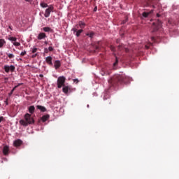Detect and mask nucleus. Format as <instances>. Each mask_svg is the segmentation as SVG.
Segmentation results:
<instances>
[{"label": "nucleus", "mask_w": 179, "mask_h": 179, "mask_svg": "<svg viewBox=\"0 0 179 179\" xmlns=\"http://www.w3.org/2000/svg\"><path fill=\"white\" fill-rule=\"evenodd\" d=\"M131 80V78L127 76L125 74H117L113 76L109 80L108 83L112 85V86H118L121 83H128Z\"/></svg>", "instance_id": "f257e3e1"}, {"label": "nucleus", "mask_w": 179, "mask_h": 179, "mask_svg": "<svg viewBox=\"0 0 179 179\" xmlns=\"http://www.w3.org/2000/svg\"><path fill=\"white\" fill-rule=\"evenodd\" d=\"M24 120H21L20 121V125H22L23 127H27V125L34 124V119L31 117V115L26 113L24 116Z\"/></svg>", "instance_id": "f03ea898"}, {"label": "nucleus", "mask_w": 179, "mask_h": 179, "mask_svg": "<svg viewBox=\"0 0 179 179\" xmlns=\"http://www.w3.org/2000/svg\"><path fill=\"white\" fill-rule=\"evenodd\" d=\"M66 78L64 76H60L57 78V87L58 89H61V87L65 86V81Z\"/></svg>", "instance_id": "7ed1b4c3"}, {"label": "nucleus", "mask_w": 179, "mask_h": 179, "mask_svg": "<svg viewBox=\"0 0 179 179\" xmlns=\"http://www.w3.org/2000/svg\"><path fill=\"white\" fill-rule=\"evenodd\" d=\"M78 29H79V25H76L72 29L71 31H73V34L76 36V37H79L80 36V34H82V33H83V29H79L78 30Z\"/></svg>", "instance_id": "20e7f679"}, {"label": "nucleus", "mask_w": 179, "mask_h": 179, "mask_svg": "<svg viewBox=\"0 0 179 179\" xmlns=\"http://www.w3.org/2000/svg\"><path fill=\"white\" fill-rule=\"evenodd\" d=\"M54 10V6L52 5H50L48 6V8H47L45 11L44 16L45 17H50V15L51 12Z\"/></svg>", "instance_id": "39448f33"}, {"label": "nucleus", "mask_w": 179, "mask_h": 179, "mask_svg": "<svg viewBox=\"0 0 179 179\" xmlns=\"http://www.w3.org/2000/svg\"><path fill=\"white\" fill-rule=\"evenodd\" d=\"M3 69H4L5 72H6V73H9L10 71L11 72H14L15 67L13 65H10V66L5 65Z\"/></svg>", "instance_id": "423d86ee"}, {"label": "nucleus", "mask_w": 179, "mask_h": 179, "mask_svg": "<svg viewBox=\"0 0 179 179\" xmlns=\"http://www.w3.org/2000/svg\"><path fill=\"white\" fill-rule=\"evenodd\" d=\"M22 145L23 141H22L21 139H17L13 142V146H15V148H20V146H22Z\"/></svg>", "instance_id": "0eeeda50"}, {"label": "nucleus", "mask_w": 179, "mask_h": 179, "mask_svg": "<svg viewBox=\"0 0 179 179\" xmlns=\"http://www.w3.org/2000/svg\"><path fill=\"white\" fill-rule=\"evenodd\" d=\"M153 25L155 26V31H156V30H159V29L162 27V20H157V22H153Z\"/></svg>", "instance_id": "6e6552de"}, {"label": "nucleus", "mask_w": 179, "mask_h": 179, "mask_svg": "<svg viewBox=\"0 0 179 179\" xmlns=\"http://www.w3.org/2000/svg\"><path fill=\"white\" fill-rule=\"evenodd\" d=\"M152 13H153V9H152L150 11H145L142 13V16L143 17H148L149 16H150V15H152Z\"/></svg>", "instance_id": "1a4fd4ad"}, {"label": "nucleus", "mask_w": 179, "mask_h": 179, "mask_svg": "<svg viewBox=\"0 0 179 179\" xmlns=\"http://www.w3.org/2000/svg\"><path fill=\"white\" fill-rule=\"evenodd\" d=\"M111 72L108 71L107 69H103L101 71V75L102 76H106V75H110Z\"/></svg>", "instance_id": "9d476101"}, {"label": "nucleus", "mask_w": 179, "mask_h": 179, "mask_svg": "<svg viewBox=\"0 0 179 179\" xmlns=\"http://www.w3.org/2000/svg\"><path fill=\"white\" fill-rule=\"evenodd\" d=\"M3 153L4 156H8L9 155V146L6 145L3 148Z\"/></svg>", "instance_id": "9b49d317"}, {"label": "nucleus", "mask_w": 179, "mask_h": 179, "mask_svg": "<svg viewBox=\"0 0 179 179\" xmlns=\"http://www.w3.org/2000/svg\"><path fill=\"white\" fill-rule=\"evenodd\" d=\"M63 93H65V94H68V92H69V90H71V86H66L64 85L63 86Z\"/></svg>", "instance_id": "f8f14e48"}, {"label": "nucleus", "mask_w": 179, "mask_h": 179, "mask_svg": "<svg viewBox=\"0 0 179 179\" xmlns=\"http://www.w3.org/2000/svg\"><path fill=\"white\" fill-rule=\"evenodd\" d=\"M45 37H47V35H45V33L41 32L38 35L37 38L38 40H43V38H45Z\"/></svg>", "instance_id": "ddd939ff"}, {"label": "nucleus", "mask_w": 179, "mask_h": 179, "mask_svg": "<svg viewBox=\"0 0 179 179\" xmlns=\"http://www.w3.org/2000/svg\"><path fill=\"white\" fill-rule=\"evenodd\" d=\"M55 69H59L61 68V61L59 60H56L55 62V65H54Z\"/></svg>", "instance_id": "4468645a"}, {"label": "nucleus", "mask_w": 179, "mask_h": 179, "mask_svg": "<svg viewBox=\"0 0 179 179\" xmlns=\"http://www.w3.org/2000/svg\"><path fill=\"white\" fill-rule=\"evenodd\" d=\"M45 62L48 65H52V57L51 56L47 57L45 58Z\"/></svg>", "instance_id": "2eb2a0df"}, {"label": "nucleus", "mask_w": 179, "mask_h": 179, "mask_svg": "<svg viewBox=\"0 0 179 179\" xmlns=\"http://www.w3.org/2000/svg\"><path fill=\"white\" fill-rule=\"evenodd\" d=\"M36 108L38 110H40L41 111V113H45V111H47V108H45V107H44L43 106L38 105L36 106Z\"/></svg>", "instance_id": "dca6fc26"}, {"label": "nucleus", "mask_w": 179, "mask_h": 179, "mask_svg": "<svg viewBox=\"0 0 179 179\" xmlns=\"http://www.w3.org/2000/svg\"><path fill=\"white\" fill-rule=\"evenodd\" d=\"M50 118V115H45L41 117V120L43 122H45V121L48 120Z\"/></svg>", "instance_id": "f3484780"}, {"label": "nucleus", "mask_w": 179, "mask_h": 179, "mask_svg": "<svg viewBox=\"0 0 179 179\" xmlns=\"http://www.w3.org/2000/svg\"><path fill=\"white\" fill-rule=\"evenodd\" d=\"M28 110L30 114H33V113H34V110H36V108L34 107V106H31L29 107Z\"/></svg>", "instance_id": "a211bd4d"}, {"label": "nucleus", "mask_w": 179, "mask_h": 179, "mask_svg": "<svg viewBox=\"0 0 179 179\" xmlns=\"http://www.w3.org/2000/svg\"><path fill=\"white\" fill-rule=\"evenodd\" d=\"M78 26H80V29H85V26H86V23L83 22V21H79Z\"/></svg>", "instance_id": "6ab92c4d"}, {"label": "nucleus", "mask_w": 179, "mask_h": 179, "mask_svg": "<svg viewBox=\"0 0 179 179\" xmlns=\"http://www.w3.org/2000/svg\"><path fill=\"white\" fill-rule=\"evenodd\" d=\"M152 3H153V1L149 0L145 6H152V8H155V5H152Z\"/></svg>", "instance_id": "aec40b11"}, {"label": "nucleus", "mask_w": 179, "mask_h": 179, "mask_svg": "<svg viewBox=\"0 0 179 179\" xmlns=\"http://www.w3.org/2000/svg\"><path fill=\"white\" fill-rule=\"evenodd\" d=\"M86 36H88V37H90V38H93V36H94V31H90L86 34Z\"/></svg>", "instance_id": "412c9836"}, {"label": "nucleus", "mask_w": 179, "mask_h": 179, "mask_svg": "<svg viewBox=\"0 0 179 179\" xmlns=\"http://www.w3.org/2000/svg\"><path fill=\"white\" fill-rule=\"evenodd\" d=\"M4 44H6L5 39H0V48H2Z\"/></svg>", "instance_id": "4be33fe9"}, {"label": "nucleus", "mask_w": 179, "mask_h": 179, "mask_svg": "<svg viewBox=\"0 0 179 179\" xmlns=\"http://www.w3.org/2000/svg\"><path fill=\"white\" fill-rule=\"evenodd\" d=\"M115 62L113 63V69H116L115 66H117V65L118 64V57H117V56H115Z\"/></svg>", "instance_id": "5701e85b"}, {"label": "nucleus", "mask_w": 179, "mask_h": 179, "mask_svg": "<svg viewBox=\"0 0 179 179\" xmlns=\"http://www.w3.org/2000/svg\"><path fill=\"white\" fill-rule=\"evenodd\" d=\"M43 31H45V33H48L50 31H51V28L48 27H45L43 28Z\"/></svg>", "instance_id": "b1692460"}, {"label": "nucleus", "mask_w": 179, "mask_h": 179, "mask_svg": "<svg viewBox=\"0 0 179 179\" xmlns=\"http://www.w3.org/2000/svg\"><path fill=\"white\" fill-rule=\"evenodd\" d=\"M41 8H48L49 7L48 4H47L46 3H44V2L41 3Z\"/></svg>", "instance_id": "393cba45"}, {"label": "nucleus", "mask_w": 179, "mask_h": 179, "mask_svg": "<svg viewBox=\"0 0 179 179\" xmlns=\"http://www.w3.org/2000/svg\"><path fill=\"white\" fill-rule=\"evenodd\" d=\"M117 48L119 50V51H122V50H124V47L123 44H120L117 46Z\"/></svg>", "instance_id": "a878e982"}, {"label": "nucleus", "mask_w": 179, "mask_h": 179, "mask_svg": "<svg viewBox=\"0 0 179 179\" xmlns=\"http://www.w3.org/2000/svg\"><path fill=\"white\" fill-rule=\"evenodd\" d=\"M17 89V86H15L13 90L10 91V92L8 94V96H10L11 94H13V92Z\"/></svg>", "instance_id": "bb28decb"}, {"label": "nucleus", "mask_w": 179, "mask_h": 179, "mask_svg": "<svg viewBox=\"0 0 179 179\" xmlns=\"http://www.w3.org/2000/svg\"><path fill=\"white\" fill-rule=\"evenodd\" d=\"M8 40H10V41H13L15 43L16 42V40H17V38H16V37H10Z\"/></svg>", "instance_id": "cd10ccee"}, {"label": "nucleus", "mask_w": 179, "mask_h": 179, "mask_svg": "<svg viewBox=\"0 0 179 179\" xmlns=\"http://www.w3.org/2000/svg\"><path fill=\"white\" fill-rule=\"evenodd\" d=\"M8 58L12 59V58H15V55L13 54H10V53H8L7 54Z\"/></svg>", "instance_id": "c85d7f7f"}, {"label": "nucleus", "mask_w": 179, "mask_h": 179, "mask_svg": "<svg viewBox=\"0 0 179 179\" xmlns=\"http://www.w3.org/2000/svg\"><path fill=\"white\" fill-rule=\"evenodd\" d=\"M13 44L15 47H19V45H20V43H19V42H13Z\"/></svg>", "instance_id": "c756f323"}, {"label": "nucleus", "mask_w": 179, "mask_h": 179, "mask_svg": "<svg viewBox=\"0 0 179 179\" xmlns=\"http://www.w3.org/2000/svg\"><path fill=\"white\" fill-rule=\"evenodd\" d=\"M128 22V17H126L125 20L122 22V24H125Z\"/></svg>", "instance_id": "7c9ffc66"}, {"label": "nucleus", "mask_w": 179, "mask_h": 179, "mask_svg": "<svg viewBox=\"0 0 179 179\" xmlns=\"http://www.w3.org/2000/svg\"><path fill=\"white\" fill-rule=\"evenodd\" d=\"M110 48L113 52L115 51V47H114L113 45H110Z\"/></svg>", "instance_id": "2f4dec72"}, {"label": "nucleus", "mask_w": 179, "mask_h": 179, "mask_svg": "<svg viewBox=\"0 0 179 179\" xmlns=\"http://www.w3.org/2000/svg\"><path fill=\"white\" fill-rule=\"evenodd\" d=\"M26 54H27V52H26V50H24V52H22L20 53V55H21V57H24V55H26Z\"/></svg>", "instance_id": "473e14b6"}, {"label": "nucleus", "mask_w": 179, "mask_h": 179, "mask_svg": "<svg viewBox=\"0 0 179 179\" xmlns=\"http://www.w3.org/2000/svg\"><path fill=\"white\" fill-rule=\"evenodd\" d=\"M36 52H37V48H34L32 49V54H34Z\"/></svg>", "instance_id": "72a5a7b5"}, {"label": "nucleus", "mask_w": 179, "mask_h": 179, "mask_svg": "<svg viewBox=\"0 0 179 179\" xmlns=\"http://www.w3.org/2000/svg\"><path fill=\"white\" fill-rule=\"evenodd\" d=\"M48 50H49V51H54V48L50 46V47L48 48Z\"/></svg>", "instance_id": "f704fd0d"}, {"label": "nucleus", "mask_w": 179, "mask_h": 179, "mask_svg": "<svg viewBox=\"0 0 179 179\" xmlns=\"http://www.w3.org/2000/svg\"><path fill=\"white\" fill-rule=\"evenodd\" d=\"M6 106H8L9 103L8 102V99L4 101Z\"/></svg>", "instance_id": "c9c22d12"}, {"label": "nucleus", "mask_w": 179, "mask_h": 179, "mask_svg": "<svg viewBox=\"0 0 179 179\" xmlns=\"http://www.w3.org/2000/svg\"><path fill=\"white\" fill-rule=\"evenodd\" d=\"M2 121H3V117L1 116L0 117V122H2Z\"/></svg>", "instance_id": "e433bc0d"}, {"label": "nucleus", "mask_w": 179, "mask_h": 179, "mask_svg": "<svg viewBox=\"0 0 179 179\" xmlns=\"http://www.w3.org/2000/svg\"><path fill=\"white\" fill-rule=\"evenodd\" d=\"M48 49H47V48H45V52L46 53V54H48Z\"/></svg>", "instance_id": "4c0bfd02"}, {"label": "nucleus", "mask_w": 179, "mask_h": 179, "mask_svg": "<svg viewBox=\"0 0 179 179\" xmlns=\"http://www.w3.org/2000/svg\"><path fill=\"white\" fill-rule=\"evenodd\" d=\"M151 40H152V41H154V42L156 41V39L155 38V37H152V38H151Z\"/></svg>", "instance_id": "58836bf2"}, {"label": "nucleus", "mask_w": 179, "mask_h": 179, "mask_svg": "<svg viewBox=\"0 0 179 179\" xmlns=\"http://www.w3.org/2000/svg\"><path fill=\"white\" fill-rule=\"evenodd\" d=\"M145 48H146V50H149V48H150L149 45H145Z\"/></svg>", "instance_id": "ea45409f"}, {"label": "nucleus", "mask_w": 179, "mask_h": 179, "mask_svg": "<svg viewBox=\"0 0 179 179\" xmlns=\"http://www.w3.org/2000/svg\"><path fill=\"white\" fill-rule=\"evenodd\" d=\"M22 85H23V83H18L17 85L15 86H17V87H19V86H22Z\"/></svg>", "instance_id": "a19ab883"}, {"label": "nucleus", "mask_w": 179, "mask_h": 179, "mask_svg": "<svg viewBox=\"0 0 179 179\" xmlns=\"http://www.w3.org/2000/svg\"><path fill=\"white\" fill-rule=\"evenodd\" d=\"M36 57H37V54H35V55H32V58H36Z\"/></svg>", "instance_id": "79ce46f5"}, {"label": "nucleus", "mask_w": 179, "mask_h": 179, "mask_svg": "<svg viewBox=\"0 0 179 179\" xmlns=\"http://www.w3.org/2000/svg\"><path fill=\"white\" fill-rule=\"evenodd\" d=\"M73 81L76 82V83H78V82H79V80H78V79H74Z\"/></svg>", "instance_id": "37998d69"}, {"label": "nucleus", "mask_w": 179, "mask_h": 179, "mask_svg": "<svg viewBox=\"0 0 179 179\" xmlns=\"http://www.w3.org/2000/svg\"><path fill=\"white\" fill-rule=\"evenodd\" d=\"M157 17H160V14L157 13Z\"/></svg>", "instance_id": "c03bdc74"}, {"label": "nucleus", "mask_w": 179, "mask_h": 179, "mask_svg": "<svg viewBox=\"0 0 179 179\" xmlns=\"http://www.w3.org/2000/svg\"><path fill=\"white\" fill-rule=\"evenodd\" d=\"M25 1H26V2H31V0H25Z\"/></svg>", "instance_id": "a18cd8bd"}, {"label": "nucleus", "mask_w": 179, "mask_h": 179, "mask_svg": "<svg viewBox=\"0 0 179 179\" xmlns=\"http://www.w3.org/2000/svg\"><path fill=\"white\" fill-rule=\"evenodd\" d=\"M149 45H153V43L150 42Z\"/></svg>", "instance_id": "49530a36"}, {"label": "nucleus", "mask_w": 179, "mask_h": 179, "mask_svg": "<svg viewBox=\"0 0 179 179\" xmlns=\"http://www.w3.org/2000/svg\"><path fill=\"white\" fill-rule=\"evenodd\" d=\"M99 46H96V50H99Z\"/></svg>", "instance_id": "de8ad7c7"}, {"label": "nucleus", "mask_w": 179, "mask_h": 179, "mask_svg": "<svg viewBox=\"0 0 179 179\" xmlns=\"http://www.w3.org/2000/svg\"><path fill=\"white\" fill-rule=\"evenodd\" d=\"M39 76H40V78H43V74H40Z\"/></svg>", "instance_id": "09e8293b"}, {"label": "nucleus", "mask_w": 179, "mask_h": 179, "mask_svg": "<svg viewBox=\"0 0 179 179\" xmlns=\"http://www.w3.org/2000/svg\"><path fill=\"white\" fill-rule=\"evenodd\" d=\"M125 51H126V52H128V49L125 48Z\"/></svg>", "instance_id": "8fccbe9b"}, {"label": "nucleus", "mask_w": 179, "mask_h": 179, "mask_svg": "<svg viewBox=\"0 0 179 179\" xmlns=\"http://www.w3.org/2000/svg\"><path fill=\"white\" fill-rule=\"evenodd\" d=\"M8 28L12 30V27L9 26Z\"/></svg>", "instance_id": "3c124183"}, {"label": "nucleus", "mask_w": 179, "mask_h": 179, "mask_svg": "<svg viewBox=\"0 0 179 179\" xmlns=\"http://www.w3.org/2000/svg\"><path fill=\"white\" fill-rule=\"evenodd\" d=\"M94 10H95V11H96V10H97V7H96V8H94Z\"/></svg>", "instance_id": "603ef678"}, {"label": "nucleus", "mask_w": 179, "mask_h": 179, "mask_svg": "<svg viewBox=\"0 0 179 179\" xmlns=\"http://www.w3.org/2000/svg\"><path fill=\"white\" fill-rule=\"evenodd\" d=\"M45 44H46V45H47V44H48V42H47V41H45Z\"/></svg>", "instance_id": "864d4df0"}, {"label": "nucleus", "mask_w": 179, "mask_h": 179, "mask_svg": "<svg viewBox=\"0 0 179 179\" xmlns=\"http://www.w3.org/2000/svg\"><path fill=\"white\" fill-rule=\"evenodd\" d=\"M117 43H118V40L117 41Z\"/></svg>", "instance_id": "5fc2aeb1"}, {"label": "nucleus", "mask_w": 179, "mask_h": 179, "mask_svg": "<svg viewBox=\"0 0 179 179\" xmlns=\"http://www.w3.org/2000/svg\"><path fill=\"white\" fill-rule=\"evenodd\" d=\"M87 107H89V105H87Z\"/></svg>", "instance_id": "6e6d98bb"}]
</instances>
